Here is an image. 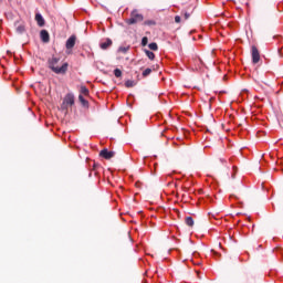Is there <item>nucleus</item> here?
<instances>
[{"mask_svg":"<svg viewBox=\"0 0 283 283\" xmlns=\"http://www.w3.org/2000/svg\"><path fill=\"white\" fill-rule=\"evenodd\" d=\"M60 61H61V57H56V56L49 59V67L54 72V74H65L67 72V67H69L67 62L59 66Z\"/></svg>","mask_w":283,"mask_h":283,"instance_id":"nucleus-1","label":"nucleus"},{"mask_svg":"<svg viewBox=\"0 0 283 283\" xmlns=\"http://www.w3.org/2000/svg\"><path fill=\"white\" fill-rule=\"evenodd\" d=\"M143 21V14L138 13V10H133L130 13V18L126 21L128 25H134L136 23H140Z\"/></svg>","mask_w":283,"mask_h":283,"instance_id":"nucleus-2","label":"nucleus"},{"mask_svg":"<svg viewBox=\"0 0 283 283\" xmlns=\"http://www.w3.org/2000/svg\"><path fill=\"white\" fill-rule=\"evenodd\" d=\"M74 105V94L67 93L62 103V109H67V107H72Z\"/></svg>","mask_w":283,"mask_h":283,"instance_id":"nucleus-3","label":"nucleus"},{"mask_svg":"<svg viewBox=\"0 0 283 283\" xmlns=\"http://www.w3.org/2000/svg\"><path fill=\"white\" fill-rule=\"evenodd\" d=\"M251 54H252V63L254 65L260 63V51L258 50V46L253 45L251 48Z\"/></svg>","mask_w":283,"mask_h":283,"instance_id":"nucleus-4","label":"nucleus"},{"mask_svg":"<svg viewBox=\"0 0 283 283\" xmlns=\"http://www.w3.org/2000/svg\"><path fill=\"white\" fill-rule=\"evenodd\" d=\"M75 45H76V35H71L66 40L65 48H66V50H72Z\"/></svg>","mask_w":283,"mask_h":283,"instance_id":"nucleus-5","label":"nucleus"},{"mask_svg":"<svg viewBox=\"0 0 283 283\" xmlns=\"http://www.w3.org/2000/svg\"><path fill=\"white\" fill-rule=\"evenodd\" d=\"M99 156L105 158V160H109L111 158H114V151H109L107 148H104L101 150Z\"/></svg>","mask_w":283,"mask_h":283,"instance_id":"nucleus-6","label":"nucleus"},{"mask_svg":"<svg viewBox=\"0 0 283 283\" xmlns=\"http://www.w3.org/2000/svg\"><path fill=\"white\" fill-rule=\"evenodd\" d=\"M40 39L42 43H50V33L48 32V30H42L40 32Z\"/></svg>","mask_w":283,"mask_h":283,"instance_id":"nucleus-7","label":"nucleus"},{"mask_svg":"<svg viewBox=\"0 0 283 283\" xmlns=\"http://www.w3.org/2000/svg\"><path fill=\"white\" fill-rule=\"evenodd\" d=\"M35 21L39 25V28H43V25H45V19L43 18V15L41 13H35Z\"/></svg>","mask_w":283,"mask_h":283,"instance_id":"nucleus-8","label":"nucleus"},{"mask_svg":"<svg viewBox=\"0 0 283 283\" xmlns=\"http://www.w3.org/2000/svg\"><path fill=\"white\" fill-rule=\"evenodd\" d=\"M112 46V40L106 39L104 42H101L99 48L102 50H107V48Z\"/></svg>","mask_w":283,"mask_h":283,"instance_id":"nucleus-9","label":"nucleus"},{"mask_svg":"<svg viewBox=\"0 0 283 283\" xmlns=\"http://www.w3.org/2000/svg\"><path fill=\"white\" fill-rule=\"evenodd\" d=\"M146 56L150 60L154 61L156 59V54H154V52L149 51V50H145L144 51Z\"/></svg>","mask_w":283,"mask_h":283,"instance_id":"nucleus-10","label":"nucleus"},{"mask_svg":"<svg viewBox=\"0 0 283 283\" xmlns=\"http://www.w3.org/2000/svg\"><path fill=\"white\" fill-rule=\"evenodd\" d=\"M15 32H18V34H23V32H25V25L24 24H20L17 27Z\"/></svg>","mask_w":283,"mask_h":283,"instance_id":"nucleus-11","label":"nucleus"},{"mask_svg":"<svg viewBox=\"0 0 283 283\" xmlns=\"http://www.w3.org/2000/svg\"><path fill=\"white\" fill-rule=\"evenodd\" d=\"M149 50H153V52L158 51V44L156 42H151L148 44Z\"/></svg>","mask_w":283,"mask_h":283,"instance_id":"nucleus-12","label":"nucleus"},{"mask_svg":"<svg viewBox=\"0 0 283 283\" xmlns=\"http://www.w3.org/2000/svg\"><path fill=\"white\" fill-rule=\"evenodd\" d=\"M185 222L188 227H193V218L192 217H186Z\"/></svg>","mask_w":283,"mask_h":283,"instance_id":"nucleus-13","label":"nucleus"},{"mask_svg":"<svg viewBox=\"0 0 283 283\" xmlns=\"http://www.w3.org/2000/svg\"><path fill=\"white\" fill-rule=\"evenodd\" d=\"M118 52L122 54H127V52H129V46H119Z\"/></svg>","mask_w":283,"mask_h":283,"instance_id":"nucleus-14","label":"nucleus"},{"mask_svg":"<svg viewBox=\"0 0 283 283\" xmlns=\"http://www.w3.org/2000/svg\"><path fill=\"white\" fill-rule=\"evenodd\" d=\"M114 75L116 76V78H120V76H123V71H120V69H115Z\"/></svg>","mask_w":283,"mask_h":283,"instance_id":"nucleus-15","label":"nucleus"},{"mask_svg":"<svg viewBox=\"0 0 283 283\" xmlns=\"http://www.w3.org/2000/svg\"><path fill=\"white\" fill-rule=\"evenodd\" d=\"M81 94H84V96H87L90 94V90L85 86H81Z\"/></svg>","mask_w":283,"mask_h":283,"instance_id":"nucleus-16","label":"nucleus"},{"mask_svg":"<svg viewBox=\"0 0 283 283\" xmlns=\"http://www.w3.org/2000/svg\"><path fill=\"white\" fill-rule=\"evenodd\" d=\"M147 43H149V39L147 36H144L142 39V46L145 48L147 45Z\"/></svg>","mask_w":283,"mask_h":283,"instance_id":"nucleus-17","label":"nucleus"},{"mask_svg":"<svg viewBox=\"0 0 283 283\" xmlns=\"http://www.w3.org/2000/svg\"><path fill=\"white\" fill-rule=\"evenodd\" d=\"M78 99H80V102L82 103V105H87V101H86V98L85 97H83V95H78Z\"/></svg>","mask_w":283,"mask_h":283,"instance_id":"nucleus-18","label":"nucleus"},{"mask_svg":"<svg viewBox=\"0 0 283 283\" xmlns=\"http://www.w3.org/2000/svg\"><path fill=\"white\" fill-rule=\"evenodd\" d=\"M149 74H151V69H146V70H144V72H143V76H144V77L149 76Z\"/></svg>","mask_w":283,"mask_h":283,"instance_id":"nucleus-19","label":"nucleus"},{"mask_svg":"<svg viewBox=\"0 0 283 283\" xmlns=\"http://www.w3.org/2000/svg\"><path fill=\"white\" fill-rule=\"evenodd\" d=\"M126 87H134V82L133 81H127L125 83Z\"/></svg>","mask_w":283,"mask_h":283,"instance_id":"nucleus-20","label":"nucleus"},{"mask_svg":"<svg viewBox=\"0 0 283 283\" xmlns=\"http://www.w3.org/2000/svg\"><path fill=\"white\" fill-rule=\"evenodd\" d=\"M180 21H181L180 15H176V17H175V23H180Z\"/></svg>","mask_w":283,"mask_h":283,"instance_id":"nucleus-21","label":"nucleus"},{"mask_svg":"<svg viewBox=\"0 0 283 283\" xmlns=\"http://www.w3.org/2000/svg\"><path fill=\"white\" fill-rule=\"evenodd\" d=\"M220 163H222V165H224V163H227V159L220 158Z\"/></svg>","mask_w":283,"mask_h":283,"instance_id":"nucleus-22","label":"nucleus"},{"mask_svg":"<svg viewBox=\"0 0 283 283\" xmlns=\"http://www.w3.org/2000/svg\"><path fill=\"white\" fill-rule=\"evenodd\" d=\"M190 14L189 13H185V19H189Z\"/></svg>","mask_w":283,"mask_h":283,"instance_id":"nucleus-23","label":"nucleus"}]
</instances>
